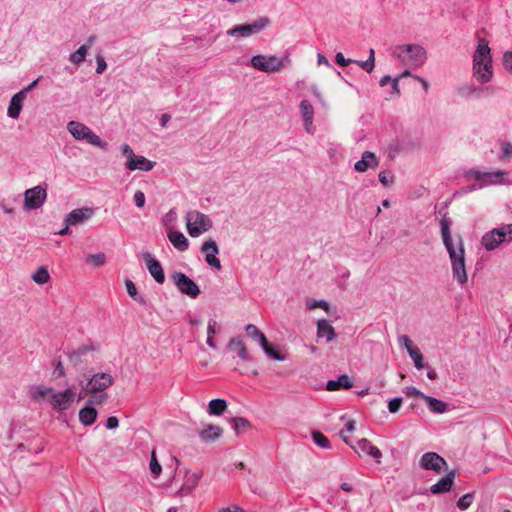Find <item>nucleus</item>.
Returning a JSON list of instances; mask_svg holds the SVG:
<instances>
[{
	"label": "nucleus",
	"instance_id": "obj_24",
	"mask_svg": "<svg viewBox=\"0 0 512 512\" xmlns=\"http://www.w3.org/2000/svg\"><path fill=\"white\" fill-rule=\"evenodd\" d=\"M198 434L204 442H210L218 440L223 434V429L220 426L209 424L199 430Z\"/></svg>",
	"mask_w": 512,
	"mask_h": 512
},
{
	"label": "nucleus",
	"instance_id": "obj_1",
	"mask_svg": "<svg viewBox=\"0 0 512 512\" xmlns=\"http://www.w3.org/2000/svg\"><path fill=\"white\" fill-rule=\"evenodd\" d=\"M473 70L476 80L480 83H487L492 78V58L488 41L479 39L476 51L473 56Z\"/></svg>",
	"mask_w": 512,
	"mask_h": 512
},
{
	"label": "nucleus",
	"instance_id": "obj_2",
	"mask_svg": "<svg viewBox=\"0 0 512 512\" xmlns=\"http://www.w3.org/2000/svg\"><path fill=\"white\" fill-rule=\"evenodd\" d=\"M34 398H41L56 411L68 410L75 401V392L67 388L64 391H55L51 387L39 386L34 393Z\"/></svg>",
	"mask_w": 512,
	"mask_h": 512
},
{
	"label": "nucleus",
	"instance_id": "obj_16",
	"mask_svg": "<svg viewBox=\"0 0 512 512\" xmlns=\"http://www.w3.org/2000/svg\"><path fill=\"white\" fill-rule=\"evenodd\" d=\"M32 89V84H29L25 89L16 93L8 106L7 115L12 119H17L23 107V102L26 99L27 92Z\"/></svg>",
	"mask_w": 512,
	"mask_h": 512
},
{
	"label": "nucleus",
	"instance_id": "obj_45",
	"mask_svg": "<svg viewBox=\"0 0 512 512\" xmlns=\"http://www.w3.org/2000/svg\"><path fill=\"white\" fill-rule=\"evenodd\" d=\"M473 502V495L470 494V493H467L465 495H463L458 501H457V507L461 510H465L467 509L468 507H470V505L472 504Z\"/></svg>",
	"mask_w": 512,
	"mask_h": 512
},
{
	"label": "nucleus",
	"instance_id": "obj_42",
	"mask_svg": "<svg viewBox=\"0 0 512 512\" xmlns=\"http://www.w3.org/2000/svg\"><path fill=\"white\" fill-rule=\"evenodd\" d=\"M312 437H313V440L314 442L322 447V448H329L330 447V442L328 440V438L321 432L319 431H313L312 432Z\"/></svg>",
	"mask_w": 512,
	"mask_h": 512
},
{
	"label": "nucleus",
	"instance_id": "obj_54",
	"mask_svg": "<svg viewBox=\"0 0 512 512\" xmlns=\"http://www.w3.org/2000/svg\"><path fill=\"white\" fill-rule=\"evenodd\" d=\"M125 286H126L127 293L129 294V296L135 299V296L137 295V288H136L135 284L133 283V281L126 279Z\"/></svg>",
	"mask_w": 512,
	"mask_h": 512
},
{
	"label": "nucleus",
	"instance_id": "obj_22",
	"mask_svg": "<svg viewBox=\"0 0 512 512\" xmlns=\"http://www.w3.org/2000/svg\"><path fill=\"white\" fill-rule=\"evenodd\" d=\"M156 165L155 162L148 160L144 156L136 155L134 158L131 159V161H126L125 167L130 171L140 170V171H151L154 166Z\"/></svg>",
	"mask_w": 512,
	"mask_h": 512
},
{
	"label": "nucleus",
	"instance_id": "obj_29",
	"mask_svg": "<svg viewBox=\"0 0 512 512\" xmlns=\"http://www.w3.org/2000/svg\"><path fill=\"white\" fill-rule=\"evenodd\" d=\"M505 173L502 171H497L495 173H482V172H476L475 178L477 180H483L486 183L489 184H496L501 183Z\"/></svg>",
	"mask_w": 512,
	"mask_h": 512
},
{
	"label": "nucleus",
	"instance_id": "obj_7",
	"mask_svg": "<svg viewBox=\"0 0 512 512\" xmlns=\"http://www.w3.org/2000/svg\"><path fill=\"white\" fill-rule=\"evenodd\" d=\"M67 130L76 140H85L92 146L98 147L104 151L108 149L107 143L81 122L70 121L67 124Z\"/></svg>",
	"mask_w": 512,
	"mask_h": 512
},
{
	"label": "nucleus",
	"instance_id": "obj_10",
	"mask_svg": "<svg viewBox=\"0 0 512 512\" xmlns=\"http://www.w3.org/2000/svg\"><path fill=\"white\" fill-rule=\"evenodd\" d=\"M114 384L112 375L104 372L92 375L82 390L85 393L106 392Z\"/></svg>",
	"mask_w": 512,
	"mask_h": 512
},
{
	"label": "nucleus",
	"instance_id": "obj_34",
	"mask_svg": "<svg viewBox=\"0 0 512 512\" xmlns=\"http://www.w3.org/2000/svg\"><path fill=\"white\" fill-rule=\"evenodd\" d=\"M89 50V45L80 46L74 53H72L69 57L71 63L75 65H80L84 62L87 52Z\"/></svg>",
	"mask_w": 512,
	"mask_h": 512
},
{
	"label": "nucleus",
	"instance_id": "obj_51",
	"mask_svg": "<svg viewBox=\"0 0 512 512\" xmlns=\"http://www.w3.org/2000/svg\"><path fill=\"white\" fill-rule=\"evenodd\" d=\"M335 61L338 65L342 67L348 66L350 63H353L352 59H347L341 52H338L335 56Z\"/></svg>",
	"mask_w": 512,
	"mask_h": 512
},
{
	"label": "nucleus",
	"instance_id": "obj_23",
	"mask_svg": "<svg viewBox=\"0 0 512 512\" xmlns=\"http://www.w3.org/2000/svg\"><path fill=\"white\" fill-rule=\"evenodd\" d=\"M337 334L334 327L326 319H321L317 322V337L326 338L328 342L333 341Z\"/></svg>",
	"mask_w": 512,
	"mask_h": 512
},
{
	"label": "nucleus",
	"instance_id": "obj_12",
	"mask_svg": "<svg viewBox=\"0 0 512 512\" xmlns=\"http://www.w3.org/2000/svg\"><path fill=\"white\" fill-rule=\"evenodd\" d=\"M171 278L182 294L188 295L191 298H196L200 294L198 285L184 273L175 272L171 275Z\"/></svg>",
	"mask_w": 512,
	"mask_h": 512
},
{
	"label": "nucleus",
	"instance_id": "obj_14",
	"mask_svg": "<svg viewBox=\"0 0 512 512\" xmlns=\"http://www.w3.org/2000/svg\"><path fill=\"white\" fill-rule=\"evenodd\" d=\"M420 465L425 470H434L437 473L443 471L447 466L443 457L435 452H427L422 455Z\"/></svg>",
	"mask_w": 512,
	"mask_h": 512
},
{
	"label": "nucleus",
	"instance_id": "obj_3",
	"mask_svg": "<svg viewBox=\"0 0 512 512\" xmlns=\"http://www.w3.org/2000/svg\"><path fill=\"white\" fill-rule=\"evenodd\" d=\"M393 55L404 65L419 68L426 62V50L417 44H404L394 48Z\"/></svg>",
	"mask_w": 512,
	"mask_h": 512
},
{
	"label": "nucleus",
	"instance_id": "obj_27",
	"mask_svg": "<svg viewBox=\"0 0 512 512\" xmlns=\"http://www.w3.org/2000/svg\"><path fill=\"white\" fill-rule=\"evenodd\" d=\"M168 238L173 246L181 252L186 251L189 247L188 239L182 232L171 230L168 233Z\"/></svg>",
	"mask_w": 512,
	"mask_h": 512
},
{
	"label": "nucleus",
	"instance_id": "obj_38",
	"mask_svg": "<svg viewBox=\"0 0 512 512\" xmlns=\"http://www.w3.org/2000/svg\"><path fill=\"white\" fill-rule=\"evenodd\" d=\"M236 434H239L250 427V422L243 417H235L231 420Z\"/></svg>",
	"mask_w": 512,
	"mask_h": 512
},
{
	"label": "nucleus",
	"instance_id": "obj_21",
	"mask_svg": "<svg viewBox=\"0 0 512 512\" xmlns=\"http://www.w3.org/2000/svg\"><path fill=\"white\" fill-rule=\"evenodd\" d=\"M379 166V160L376 155L371 151H365L362 154L361 160L357 161L354 165V169L357 172H365L369 168H377Z\"/></svg>",
	"mask_w": 512,
	"mask_h": 512
},
{
	"label": "nucleus",
	"instance_id": "obj_25",
	"mask_svg": "<svg viewBox=\"0 0 512 512\" xmlns=\"http://www.w3.org/2000/svg\"><path fill=\"white\" fill-rule=\"evenodd\" d=\"M455 478V472L451 471L445 477L441 478L436 484H434L431 488L432 493H443L450 491L453 481Z\"/></svg>",
	"mask_w": 512,
	"mask_h": 512
},
{
	"label": "nucleus",
	"instance_id": "obj_17",
	"mask_svg": "<svg viewBox=\"0 0 512 512\" xmlns=\"http://www.w3.org/2000/svg\"><path fill=\"white\" fill-rule=\"evenodd\" d=\"M94 215V210L89 207H83L74 209L65 218V224L67 226H73L81 224L86 220H89Z\"/></svg>",
	"mask_w": 512,
	"mask_h": 512
},
{
	"label": "nucleus",
	"instance_id": "obj_61",
	"mask_svg": "<svg viewBox=\"0 0 512 512\" xmlns=\"http://www.w3.org/2000/svg\"><path fill=\"white\" fill-rule=\"evenodd\" d=\"M118 425H119V420L117 417H115V416L108 417V419L106 421V427L108 429H115L118 427Z\"/></svg>",
	"mask_w": 512,
	"mask_h": 512
},
{
	"label": "nucleus",
	"instance_id": "obj_8",
	"mask_svg": "<svg viewBox=\"0 0 512 512\" xmlns=\"http://www.w3.org/2000/svg\"><path fill=\"white\" fill-rule=\"evenodd\" d=\"M504 242H512V223L494 228L481 238V244L487 251L495 250Z\"/></svg>",
	"mask_w": 512,
	"mask_h": 512
},
{
	"label": "nucleus",
	"instance_id": "obj_31",
	"mask_svg": "<svg viewBox=\"0 0 512 512\" xmlns=\"http://www.w3.org/2000/svg\"><path fill=\"white\" fill-rule=\"evenodd\" d=\"M424 401L427 403L429 410L433 413H444L447 410V403L434 397L426 395Z\"/></svg>",
	"mask_w": 512,
	"mask_h": 512
},
{
	"label": "nucleus",
	"instance_id": "obj_33",
	"mask_svg": "<svg viewBox=\"0 0 512 512\" xmlns=\"http://www.w3.org/2000/svg\"><path fill=\"white\" fill-rule=\"evenodd\" d=\"M265 353L272 359L277 361H284L285 356L281 354L274 346H272L267 338L262 339V343L260 344Z\"/></svg>",
	"mask_w": 512,
	"mask_h": 512
},
{
	"label": "nucleus",
	"instance_id": "obj_30",
	"mask_svg": "<svg viewBox=\"0 0 512 512\" xmlns=\"http://www.w3.org/2000/svg\"><path fill=\"white\" fill-rule=\"evenodd\" d=\"M227 409V402L224 399H213L209 402L208 413L210 415L220 416Z\"/></svg>",
	"mask_w": 512,
	"mask_h": 512
},
{
	"label": "nucleus",
	"instance_id": "obj_20",
	"mask_svg": "<svg viewBox=\"0 0 512 512\" xmlns=\"http://www.w3.org/2000/svg\"><path fill=\"white\" fill-rule=\"evenodd\" d=\"M200 478V472H187L184 478V482L178 490V495L180 497L189 495L197 487Z\"/></svg>",
	"mask_w": 512,
	"mask_h": 512
},
{
	"label": "nucleus",
	"instance_id": "obj_47",
	"mask_svg": "<svg viewBox=\"0 0 512 512\" xmlns=\"http://www.w3.org/2000/svg\"><path fill=\"white\" fill-rule=\"evenodd\" d=\"M401 405H402V398H394V399L390 400L388 403L389 412L390 413L398 412Z\"/></svg>",
	"mask_w": 512,
	"mask_h": 512
},
{
	"label": "nucleus",
	"instance_id": "obj_63",
	"mask_svg": "<svg viewBox=\"0 0 512 512\" xmlns=\"http://www.w3.org/2000/svg\"><path fill=\"white\" fill-rule=\"evenodd\" d=\"M355 425L356 423L354 420H349L345 425L346 431L352 433L355 430Z\"/></svg>",
	"mask_w": 512,
	"mask_h": 512
},
{
	"label": "nucleus",
	"instance_id": "obj_15",
	"mask_svg": "<svg viewBox=\"0 0 512 512\" xmlns=\"http://www.w3.org/2000/svg\"><path fill=\"white\" fill-rule=\"evenodd\" d=\"M201 251L205 254V260L208 265L214 267L217 270L221 269V262L216 257L219 253V248L215 240L208 239L202 244Z\"/></svg>",
	"mask_w": 512,
	"mask_h": 512
},
{
	"label": "nucleus",
	"instance_id": "obj_11",
	"mask_svg": "<svg viewBox=\"0 0 512 512\" xmlns=\"http://www.w3.org/2000/svg\"><path fill=\"white\" fill-rule=\"evenodd\" d=\"M227 351L231 354L233 360L238 358L234 367L235 370H239L240 364L247 363L251 359L247 347L240 337H232L230 339L227 344Z\"/></svg>",
	"mask_w": 512,
	"mask_h": 512
},
{
	"label": "nucleus",
	"instance_id": "obj_56",
	"mask_svg": "<svg viewBox=\"0 0 512 512\" xmlns=\"http://www.w3.org/2000/svg\"><path fill=\"white\" fill-rule=\"evenodd\" d=\"M512 157V144L506 143L502 148L501 158L504 160H508Z\"/></svg>",
	"mask_w": 512,
	"mask_h": 512
},
{
	"label": "nucleus",
	"instance_id": "obj_48",
	"mask_svg": "<svg viewBox=\"0 0 512 512\" xmlns=\"http://www.w3.org/2000/svg\"><path fill=\"white\" fill-rule=\"evenodd\" d=\"M354 63L358 64L362 69L367 71L368 73H371L374 69L375 64L373 63L372 59H367L366 61H355Z\"/></svg>",
	"mask_w": 512,
	"mask_h": 512
},
{
	"label": "nucleus",
	"instance_id": "obj_19",
	"mask_svg": "<svg viewBox=\"0 0 512 512\" xmlns=\"http://www.w3.org/2000/svg\"><path fill=\"white\" fill-rule=\"evenodd\" d=\"M299 108L303 118L305 131L307 133H313L314 109L312 104L308 100H302Z\"/></svg>",
	"mask_w": 512,
	"mask_h": 512
},
{
	"label": "nucleus",
	"instance_id": "obj_50",
	"mask_svg": "<svg viewBox=\"0 0 512 512\" xmlns=\"http://www.w3.org/2000/svg\"><path fill=\"white\" fill-rule=\"evenodd\" d=\"M121 152L123 156L126 157L127 161H131V159L136 156V154L133 152L132 148L128 144H123L121 146Z\"/></svg>",
	"mask_w": 512,
	"mask_h": 512
},
{
	"label": "nucleus",
	"instance_id": "obj_62",
	"mask_svg": "<svg viewBox=\"0 0 512 512\" xmlns=\"http://www.w3.org/2000/svg\"><path fill=\"white\" fill-rule=\"evenodd\" d=\"M219 512H245L241 507L237 505H232L230 507H222L219 509Z\"/></svg>",
	"mask_w": 512,
	"mask_h": 512
},
{
	"label": "nucleus",
	"instance_id": "obj_59",
	"mask_svg": "<svg viewBox=\"0 0 512 512\" xmlns=\"http://www.w3.org/2000/svg\"><path fill=\"white\" fill-rule=\"evenodd\" d=\"M24 206L27 210L32 209V188L25 191Z\"/></svg>",
	"mask_w": 512,
	"mask_h": 512
},
{
	"label": "nucleus",
	"instance_id": "obj_46",
	"mask_svg": "<svg viewBox=\"0 0 512 512\" xmlns=\"http://www.w3.org/2000/svg\"><path fill=\"white\" fill-rule=\"evenodd\" d=\"M379 181L384 186H389L393 183V175L388 171H381L378 175Z\"/></svg>",
	"mask_w": 512,
	"mask_h": 512
},
{
	"label": "nucleus",
	"instance_id": "obj_55",
	"mask_svg": "<svg viewBox=\"0 0 512 512\" xmlns=\"http://www.w3.org/2000/svg\"><path fill=\"white\" fill-rule=\"evenodd\" d=\"M134 201L137 207L141 208L145 205V195L142 191H136L134 194Z\"/></svg>",
	"mask_w": 512,
	"mask_h": 512
},
{
	"label": "nucleus",
	"instance_id": "obj_4",
	"mask_svg": "<svg viewBox=\"0 0 512 512\" xmlns=\"http://www.w3.org/2000/svg\"><path fill=\"white\" fill-rule=\"evenodd\" d=\"M441 235L444 246L447 249L451 264L459 261H465V247L462 236L458 235L454 243L450 233V223L444 217L440 221Z\"/></svg>",
	"mask_w": 512,
	"mask_h": 512
},
{
	"label": "nucleus",
	"instance_id": "obj_60",
	"mask_svg": "<svg viewBox=\"0 0 512 512\" xmlns=\"http://www.w3.org/2000/svg\"><path fill=\"white\" fill-rule=\"evenodd\" d=\"M309 308L310 309L322 308L325 311H328L329 305L327 302L320 300V301H314L312 304L309 305Z\"/></svg>",
	"mask_w": 512,
	"mask_h": 512
},
{
	"label": "nucleus",
	"instance_id": "obj_43",
	"mask_svg": "<svg viewBox=\"0 0 512 512\" xmlns=\"http://www.w3.org/2000/svg\"><path fill=\"white\" fill-rule=\"evenodd\" d=\"M409 355L413 359L414 365L417 369H421L424 367L423 356L418 347H416L415 349H411V351H409Z\"/></svg>",
	"mask_w": 512,
	"mask_h": 512
},
{
	"label": "nucleus",
	"instance_id": "obj_32",
	"mask_svg": "<svg viewBox=\"0 0 512 512\" xmlns=\"http://www.w3.org/2000/svg\"><path fill=\"white\" fill-rule=\"evenodd\" d=\"M352 386H353V383L350 380V378L347 375H341L337 381H334V380L328 381L327 390L335 391L341 387L348 389V388H351Z\"/></svg>",
	"mask_w": 512,
	"mask_h": 512
},
{
	"label": "nucleus",
	"instance_id": "obj_37",
	"mask_svg": "<svg viewBox=\"0 0 512 512\" xmlns=\"http://www.w3.org/2000/svg\"><path fill=\"white\" fill-rule=\"evenodd\" d=\"M216 326L217 322L215 320H209L208 327H207V345L215 349L216 344L214 342V335L216 334Z\"/></svg>",
	"mask_w": 512,
	"mask_h": 512
},
{
	"label": "nucleus",
	"instance_id": "obj_28",
	"mask_svg": "<svg viewBox=\"0 0 512 512\" xmlns=\"http://www.w3.org/2000/svg\"><path fill=\"white\" fill-rule=\"evenodd\" d=\"M97 414L94 407L87 405L79 411V421L85 426L92 425L96 421Z\"/></svg>",
	"mask_w": 512,
	"mask_h": 512
},
{
	"label": "nucleus",
	"instance_id": "obj_64",
	"mask_svg": "<svg viewBox=\"0 0 512 512\" xmlns=\"http://www.w3.org/2000/svg\"><path fill=\"white\" fill-rule=\"evenodd\" d=\"M415 79H417L422 84V86H423L425 91H428L429 84H428V82L424 78H422L420 76H415Z\"/></svg>",
	"mask_w": 512,
	"mask_h": 512
},
{
	"label": "nucleus",
	"instance_id": "obj_18",
	"mask_svg": "<svg viewBox=\"0 0 512 512\" xmlns=\"http://www.w3.org/2000/svg\"><path fill=\"white\" fill-rule=\"evenodd\" d=\"M143 259L151 276L157 283L162 284L165 281V274L159 261L154 259L150 253H143Z\"/></svg>",
	"mask_w": 512,
	"mask_h": 512
},
{
	"label": "nucleus",
	"instance_id": "obj_13",
	"mask_svg": "<svg viewBox=\"0 0 512 512\" xmlns=\"http://www.w3.org/2000/svg\"><path fill=\"white\" fill-rule=\"evenodd\" d=\"M340 436L343 439V441L346 444L350 445L354 449V451L356 453H358L359 455H361V454L370 455L374 459H376L377 462H380V459L382 457L381 451L367 439H361L357 442L356 446H352L348 437L344 434L343 431L340 432Z\"/></svg>",
	"mask_w": 512,
	"mask_h": 512
},
{
	"label": "nucleus",
	"instance_id": "obj_9",
	"mask_svg": "<svg viewBox=\"0 0 512 512\" xmlns=\"http://www.w3.org/2000/svg\"><path fill=\"white\" fill-rule=\"evenodd\" d=\"M270 24L268 17H261L253 23L238 24L227 30V35L238 38H248L253 34L260 33Z\"/></svg>",
	"mask_w": 512,
	"mask_h": 512
},
{
	"label": "nucleus",
	"instance_id": "obj_6",
	"mask_svg": "<svg viewBox=\"0 0 512 512\" xmlns=\"http://www.w3.org/2000/svg\"><path fill=\"white\" fill-rule=\"evenodd\" d=\"M185 222L187 232L193 238L209 231L213 225L209 216L198 210L188 211L185 216Z\"/></svg>",
	"mask_w": 512,
	"mask_h": 512
},
{
	"label": "nucleus",
	"instance_id": "obj_35",
	"mask_svg": "<svg viewBox=\"0 0 512 512\" xmlns=\"http://www.w3.org/2000/svg\"><path fill=\"white\" fill-rule=\"evenodd\" d=\"M89 396L88 405H102L107 402V392L86 393Z\"/></svg>",
	"mask_w": 512,
	"mask_h": 512
},
{
	"label": "nucleus",
	"instance_id": "obj_36",
	"mask_svg": "<svg viewBox=\"0 0 512 512\" xmlns=\"http://www.w3.org/2000/svg\"><path fill=\"white\" fill-rule=\"evenodd\" d=\"M47 197L46 189L42 186H34V209L41 207Z\"/></svg>",
	"mask_w": 512,
	"mask_h": 512
},
{
	"label": "nucleus",
	"instance_id": "obj_41",
	"mask_svg": "<svg viewBox=\"0 0 512 512\" xmlns=\"http://www.w3.org/2000/svg\"><path fill=\"white\" fill-rule=\"evenodd\" d=\"M105 261H106V256L104 253L90 254L86 258V262L95 267H100V266L104 265Z\"/></svg>",
	"mask_w": 512,
	"mask_h": 512
},
{
	"label": "nucleus",
	"instance_id": "obj_57",
	"mask_svg": "<svg viewBox=\"0 0 512 512\" xmlns=\"http://www.w3.org/2000/svg\"><path fill=\"white\" fill-rule=\"evenodd\" d=\"M53 375L55 378H60L65 376V369L61 361H58L55 365Z\"/></svg>",
	"mask_w": 512,
	"mask_h": 512
},
{
	"label": "nucleus",
	"instance_id": "obj_53",
	"mask_svg": "<svg viewBox=\"0 0 512 512\" xmlns=\"http://www.w3.org/2000/svg\"><path fill=\"white\" fill-rule=\"evenodd\" d=\"M96 62H97L96 72L98 74H102L107 68V64L105 62L104 57L101 55H98L96 57Z\"/></svg>",
	"mask_w": 512,
	"mask_h": 512
},
{
	"label": "nucleus",
	"instance_id": "obj_49",
	"mask_svg": "<svg viewBox=\"0 0 512 512\" xmlns=\"http://www.w3.org/2000/svg\"><path fill=\"white\" fill-rule=\"evenodd\" d=\"M405 393L408 397L421 398L423 400H424V397H426L425 394H423L421 391H419L415 387H407Z\"/></svg>",
	"mask_w": 512,
	"mask_h": 512
},
{
	"label": "nucleus",
	"instance_id": "obj_44",
	"mask_svg": "<svg viewBox=\"0 0 512 512\" xmlns=\"http://www.w3.org/2000/svg\"><path fill=\"white\" fill-rule=\"evenodd\" d=\"M150 471L155 477H158L162 471L161 465L156 458L155 451H152L151 454Z\"/></svg>",
	"mask_w": 512,
	"mask_h": 512
},
{
	"label": "nucleus",
	"instance_id": "obj_58",
	"mask_svg": "<svg viewBox=\"0 0 512 512\" xmlns=\"http://www.w3.org/2000/svg\"><path fill=\"white\" fill-rule=\"evenodd\" d=\"M503 64L506 70L512 72V52H506L504 54Z\"/></svg>",
	"mask_w": 512,
	"mask_h": 512
},
{
	"label": "nucleus",
	"instance_id": "obj_39",
	"mask_svg": "<svg viewBox=\"0 0 512 512\" xmlns=\"http://www.w3.org/2000/svg\"><path fill=\"white\" fill-rule=\"evenodd\" d=\"M246 333L249 337L258 341L259 344L262 343L263 338H266V336L254 324H248L246 326Z\"/></svg>",
	"mask_w": 512,
	"mask_h": 512
},
{
	"label": "nucleus",
	"instance_id": "obj_26",
	"mask_svg": "<svg viewBox=\"0 0 512 512\" xmlns=\"http://www.w3.org/2000/svg\"><path fill=\"white\" fill-rule=\"evenodd\" d=\"M453 278L460 285H464L468 281V275L466 271V260L459 261L451 264Z\"/></svg>",
	"mask_w": 512,
	"mask_h": 512
},
{
	"label": "nucleus",
	"instance_id": "obj_52",
	"mask_svg": "<svg viewBox=\"0 0 512 512\" xmlns=\"http://www.w3.org/2000/svg\"><path fill=\"white\" fill-rule=\"evenodd\" d=\"M399 342L403 345L407 351H411V349H415L416 346H413L411 339L407 335H402L399 337Z\"/></svg>",
	"mask_w": 512,
	"mask_h": 512
},
{
	"label": "nucleus",
	"instance_id": "obj_40",
	"mask_svg": "<svg viewBox=\"0 0 512 512\" xmlns=\"http://www.w3.org/2000/svg\"><path fill=\"white\" fill-rule=\"evenodd\" d=\"M49 279V272L44 266L39 267L34 273V282L38 284H45L49 281Z\"/></svg>",
	"mask_w": 512,
	"mask_h": 512
},
{
	"label": "nucleus",
	"instance_id": "obj_5",
	"mask_svg": "<svg viewBox=\"0 0 512 512\" xmlns=\"http://www.w3.org/2000/svg\"><path fill=\"white\" fill-rule=\"evenodd\" d=\"M251 66L264 73L279 72L291 64L288 54L283 57L277 55H255L250 60Z\"/></svg>",
	"mask_w": 512,
	"mask_h": 512
}]
</instances>
